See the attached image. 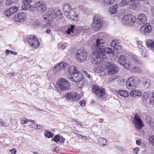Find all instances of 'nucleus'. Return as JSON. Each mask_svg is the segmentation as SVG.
Masks as SVG:
<instances>
[{
  "mask_svg": "<svg viewBox=\"0 0 154 154\" xmlns=\"http://www.w3.org/2000/svg\"><path fill=\"white\" fill-rule=\"evenodd\" d=\"M1 126L3 127H7L9 126V125L8 124H7L4 122H3L2 121V122H1Z\"/></svg>",
  "mask_w": 154,
  "mask_h": 154,
  "instance_id": "nucleus-53",
  "label": "nucleus"
},
{
  "mask_svg": "<svg viewBox=\"0 0 154 154\" xmlns=\"http://www.w3.org/2000/svg\"><path fill=\"white\" fill-rule=\"evenodd\" d=\"M5 3L7 5H9L11 4V1L10 0H6L5 2Z\"/></svg>",
  "mask_w": 154,
  "mask_h": 154,
  "instance_id": "nucleus-60",
  "label": "nucleus"
},
{
  "mask_svg": "<svg viewBox=\"0 0 154 154\" xmlns=\"http://www.w3.org/2000/svg\"><path fill=\"white\" fill-rule=\"evenodd\" d=\"M152 28L149 23H146L142 26L140 29L141 33L144 35L148 34L151 31Z\"/></svg>",
  "mask_w": 154,
  "mask_h": 154,
  "instance_id": "nucleus-17",
  "label": "nucleus"
},
{
  "mask_svg": "<svg viewBox=\"0 0 154 154\" xmlns=\"http://www.w3.org/2000/svg\"><path fill=\"white\" fill-rule=\"evenodd\" d=\"M79 135L82 138L84 139L85 140H87L86 136H82V135L80 134H79Z\"/></svg>",
  "mask_w": 154,
  "mask_h": 154,
  "instance_id": "nucleus-63",
  "label": "nucleus"
},
{
  "mask_svg": "<svg viewBox=\"0 0 154 154\" xmlns=\"http://www.w3.org/2000/svg\"><path fill=\"white\" fill-rule=\"evenodd\" d=\"M26 14L24 12L19 13L15 14L13 17V20L15 21L19 22H23L24 21L26 18Z\"/></svg>",
  "mask_w": 154,
  "mask_h": 154,
  "instance_id": "nucleus-16",
  "label": "nucleus"
},
{
  "mask_svg": "<svg viewBox=\"0 0 154 154\" xmlns=\"http://www.w3.org/2000/svg\"><path fill=\"white\" fill-rule=\"evenodd\" d=\"M131 72H140L141 71V69L138 66H134L132 67L131 68Z\"/></svg>",
  "mask_w": 154,
  "mask_h": 154,
  "instance_id": "nucleus-35",
  "label": "nucleus"
},
{
  "mask_svg": "<svg viewBox=\"0 0 154 154\" xmlns=\"http://www.w3.org/2000/svg\"><path fill=\"white\" fill-rule=\"evenodd\" d=\"M150 81L149 80L143 79L142 85L145 87L146 88L148 89L150 87Z\"/></svg>",
  "mask_w": 154,
  "mask_h": 154,
  "instance_id": "nucleus-29",
  "label": "nucleus"
},
{
  "mask_svg": "<svg viewBox=\"0 0 154 154\" xmlns=\"http://www.w3.org/2000/svg\"><path fill=\"white\" fill-rule=\"evenodd\" d=\"M104 65L106 72L108 75L116 74L119 72L118 67L112 62L110 63L106 61Z\"/></svg>",
  "mask_w": 154,
  "mask_h": 154,
  "instance_id": "nucleus-5",
  "label": "nucleus"
},
{
  "mask_svg": "<svg viewBox=\"0 0 154 154\" xmlns=\"http://www.w3.org/2000/svg\"><path fill=\"white\" fill-rule=\"evenodd\" d=\"M139 79L137 77L131 76L129 77L127 79L126 85V88L128 89L132 90L130 94L133 97L137 96V90H133L135 89L139 83Z\"/></svg>",
  "mask_w": 154,
  "mask_h": 154,
  "instance_id": "nucleus-4",
  "label": "nucleus"
},
{
  "mask_svg": "<svg viewBox=\"0 0 154 154\" xmlns=\"http://www.w3.org/2000/svg\"><path fill=\"white\" fill-rule=\"evenodd\" d=\"M136 21L134 16L131 14L125 15L122 20V23L125 25L128 26H133Z\"/></svg>",
  "mask_w": 154,
  "mask_h": 154,
  "instance_id": "nucleus-8",
  "label": "nucleus"
},
{
  "mask_svg": "<svg viewBox=\"0 0 154 154\" xmlns=\"http://www.w3.org/2000/svg\"><path fill=\"white\" fill-rule=\"evenodd\" d=\"M26 40L32 48H38L39 45V41L35 36L29 35L26 38Z\"/></svg>",
  "mask_w": 154,
  "mask_h": 154,
  "instance_id": "nucleus-10",
  "label": "nucleus"
},
{
  "mask_svg": "<svg viewBox=\"0 0 154 154\" xmlns=\"http://www.w3.org/2000/svg\"><path fill=\"white\" fill-rule=\"evenodd\" d=\"M128 58L127 57H126L124 55H120L119 57L118 61L122 65L123 64L124 62H125Z\"/></svg>",
  "mask_w": 154,
  "mask_h": 154,
  "instance_id": "nucleus-28",
  "label": "nucleus"
},
{
  "mask_svg": "<svg viewBox=\"0 0 154 154\" xmlns=\"http://www.w3.org/2000/svg\"><path fill=\"white\" fill-rule=\"evenodd\" d=\"M60 48H62V49H64L66 48V46L64 45H62V46L60 47Z\"/></svg>",
  "mask_w": 154,
  "mask_h": 154,
  "instance_id": "nucleus-64",
  "label": "nucleus"
},
{
  "mask_svg": "<svg viewBox=\"0 0 154 154\" xmlns=\"http://www.w3.org/2000/svg\"><path fill=\"white\" fill-rule=\"evenodd\" d=\"M72 120L76 123L75 124L77 125H80V126H82V125L80 122H78L77 120V119H73Z\"/></svg>",
  "mask_w": 154,
  "mask_h": 154,
  "instance_id": "nucleus-49",
  "label": "nucleus"
},
{
  "mask_svg": "<svg viewBox=\"0 0 154 154\" xmlns=\"http://www.w3.org/2000/svg\"><path fill=\"white\" fill-rule=\"evenodd\" d=\"M76 58L79 62H83L86 60L87 54L85 48H82L77 51Z\"/></svg>",
  "mask_w": 154,
  "mask_h": 154,
  "instance_id": "nucleus-6",
  "label": "nucleus"
},
{
  "mask_svg": "<svg viewBox=\"0 0 154 154\" xmlns=\"http://www.w3.org/2000/svg\"><path fill=\"white\" fill-rule=\"evenodd\" d=\"M118 94L120 95L121 96L124 97H127L129 96L128 92L124 90H121L117 92Z\"/></svg>",
  "mask_w": 154,
  "mask_h": 154,
  "instance_id": "nucleus-30",
  "label": "nucleus"
},
{
  "mask_svg": "<svg viewBox=\"0 0 154 154\" xmlns=\"http://www.w3.org/2000/svg\"><path fill=\"white\" fill-rule=\"evenodd\" d=\"M146 17L144 13L140 14L138 16L137 22L139 24H144L146 21Z\"/></svg>",
  "mask_w": 154,
  "mask_h": 154,
  "instance_id": "nucleus-20",
  "label": "nucleus"
},
{
  "mask_svg": "<svg viewBox=\"0 0 154 154\" xmlns=\"http://www.w3.org/2000/svg\"><path fill=\"white\" fill-rule=\"evenodd\" d=\"M133 123H134L135 128L139 130L143 126V122L141 119L137 114L134 115Z\"/></svg>",
  "mask_w": 154,
  "mask_h": 154,
  "instance_id": "nucleus-15",
  "label": "nucleus"
},
{
  "mask_svg": "<svg viewBox=\"0 0 154 154\" xmlns=\"http://www.w3.org/2000/svg\"><path fill=\"white\" fill-rule=\"evenodd\" d=\"M65 138L63 137H60V139H59L60 140V142L61 143H63L64 141L65 140Z\"/></svg>",
  "mask_w": 154,
  "mask_h": 154,
  "instance_id": "nucleus-54",
  "label": "nucleus"
},
{
  "mask_svg": "<svg viewBox=\"0 0 154 154\" xmlns=\"http://www.w3.org/2000/svg\"><path fill=\"white\" fill-rule=\"evenodd\" d=\"M141 62L138 58L134 57L132 59H128L125 62H124L123 64L121 65L123 66L124 68L129 69L130 68L131 66L135 64H140Z\"/></svg>",
  "mask_w": 154,
  "mask_h": 154,
  "instance_id": "nucleus-9",
  "label": "nucleus"
},
{
  "mask_svg": "<svg viewBox=\"0 0 154 154\" xmlns=\"http://www.w3.org/2000/svg\"><path fill=\"white\" fill-rule=\"evenodd\" d=\"M63 9L65 11H69L71 10L70 4L68 3H65L63 5Z\"/></svg>",
  "mask_w": 154,
  "mask_h": 154,
  "instance_id": "nucleus-34",
  "label": "nucleus"
},
{
  "mask_svg": "<svg viewBox=\"0 0 154 154\" xmlns=\"http://www.w3.org/2000/svg\"><path fill=\"white\" fill-rule=\"evenodd\" d=\"M141 140L140 139H139L138 140H136V143L137 145H140L141 144Z\"/></svg>",
  "mask_w": 154,
  "mask_h": 154,
  "instance_id": "nucleus-59",
  "label": "nucleus"
},
{
  "mask_svg": "<svg viewBox=\"0 0 154 154\" xmlns=\"http://www.w3.org/2000/svg\"><path fill=\"white\" fill-rule=\"evenodd\" d=\"M104 63V64L99 63V64H98V66H96L94 69V71L96 72L99 73L105 70Z\"/></svg>",
  "mask_w": 154,
  "mask_h": 154,
  "instance_id": "nucleus-23",
  "label": "nucleus"
},
{
  "mask_svg": "<svg viewBox=\"0 0 154 154\" xmlns=\"http://www.w3.org/2000/svg\"><path fill=\"white\" fill-rule=\"evenodd\" d=\"M5 54L7 55L9 54L10 53L14 55H16L17 54V53L16 52L12 51H9L8 50H6L5 51Z\"/></svg>",
  "mask_w": 154,
  "mask_h": 154,
  "instance_id": "nucleus-41",
  "label": "nucleus"
},
{
  "mask_svg": "<svg viewBox=\"0 0 154 154\" xmlns=\"http://www.w3.org/2000/svg\"><path fill=\"white\" fill-rule=\"evenodd\" d=\"M99 141H100V144L103 145L105 146L107 145L106 144V139L103 138H101L99 139Z\"/></svg>",
  "mask_w": 154,
  "mask_h": 154,
  "instance_id": "nucleus-39",
  "label": "nucleus"
},
{
  "mask_svg": "<svg viewBox=\"0 0 154 154\" xmlns=\"http://www.w3.org/2000/svg\"><path fill=\"white\" fill-rule=\"evenodd\" d=\"M79 29L80 30L82 31L83 32L85 33L88 32L91 30V29L89 27L85 26L80 27Z\"/></svg>",
  "mask_w": 154,
  "mask_h": 154,
  "instance_id": "nucleus-33",
  "label": "nucleus"
},
{
  "mask_svg": "<svg viewBox=\"0 0 154 154\" xmlns=\"http://www.w3.org/2000/svg\"><path fill=\"white\" fill-rule=\"evenodd\" d=\"M35 7L38 11L41 13L44 12L46 10V4L43 1L37 2Z\"/></svg>",
  "mask_w": 154,
  "mask_h": 154,
  "instance_id": "nucleus-18",
  "label": "nucleus"
},
{
  "mask_svg": "<svg viewBox=\"0 0 154 154\" xmlns=\"http://www.w3.org/2000/svg\"><path fill=\"white\" fill-rule=\"evenodd\" d=\"M61 13L58 8H57L54 9L52 8H50L48 9L47 17H44V19L45 20L47 19L48 20V23L44 24L45 26H53L51 22L53 20L57 17L58 18H60L61 16Z\"/></svg>",
  "mask_w": 154,
  "mask_h": 154,
  "instance_id": "nucleus-3",
  "label": "nucleus"
},
{
  "mask_svg": "<svg viewBox=\"0 0 154 154\" xmlns=\"http://www.w3.org/2000/svg\"><path fill=\"white\" fill-rule=\"evenodd\" d=\"M146 120L147 123L149 124L150 127L154 129V119L150 116H147Z\"/></svg>",
  "mask_w": 154,
  "mask_h": 154,
  "instance_id": "nucleus-26",
  "label": "nucleus"
},
{
  "mask_svg": "<svg viewBox=\"0 0 154 154\" xmlns=\"http://www.w3.org/2000/svg\"><path fill=\"white\" fill-rule=\"evenodd\" d=\"M77 15L74 12V10L72 9L69 11V19H74L75 17H77Z\"/></svg>",
  "mask_w": 154,
  "mask_h": 154,
  "instance_id": "nucleus-32",
  "label": "nucleus"
},
{
  "mask_svg": "<svg viewBox=\"0 0 154 154\" xmlns=\"http://www.w3.org/2000/svg\"><path fill=\"white\" fill-rule=\"evenodd\" d=\"M103 18L102 17L97 14L94 17L93 21H95L97 23V21L100 22H103Z\"/></svg>",
  "mask_w": 154,
  "mask_h": 154,
  "instance_id": "nucleus-31",
  "label": "nucleus"
},
{
  "mask_svg": "<svg viewBox=\"0 0 154 154\" xmlns=\"http://www.w3.org/2000/svg\"><path fill=\"white\" fill-rule=\"evenodd\" d=\"M137 96H140L142 94V93L140 91L137 90Z\"/></svg>",
  "mask_w": 154,
  "mask_h": 154,
  "instance_id": "nucleus-55",
  "label": "nucleus"
},
{
  "mask_svg": "<svg viewBox=\"0 0 154 154\" xmlns=\"http://www.w3.org/2000/svg\"><path fill=\"white\" fill-rule=\"evenodd\" d=\"M83 72L85 74V75L86 76L89 78H90V75H89L87 72L85 71H83Z\"/></svg>",
  "mask_w": 154,
  "mask_h": 154,
  "instance_id": "nucleus-58",
  "label": "nucleus"
},
{
  "mask_svg": "<svg viewBox=\"0 0 154 154\" xmlns=\"http://www.w3.org/2000/svg\"><path fill=\"white\" fill-rule=\"evenodd\" d=\"M60 139V137L59 135H57L55 136L51 140L52 141H54L56 142H58L59 139Z\"/></svg>",
  "mask_w": 154,
  "mask_h": 154,
  "instance_id": "nucleus-43",
  "label": "nucleus"
},
{
  "mask_svg": "<svg viewBox=\"0 0 154 154\" xmlns=\"http://www.w3.org/2000/svg\"><path fill=\"white\" fill-rule=\"evenodd\" d=\"M17 150L14 148H13L8 151L9 154H15Z\"/></svg>",
  "mask_w": 154,
  "mask_h": 154,
  "instance_id": "nucleus-48",
  "label": "nucleus"
},
{
  "mask_svg": "<svg viewBox=\"0 0 154 154\" xmlns=\"http://www.w3.org/2000/svg\"><path fill=\"white\" fill-rule=\"evenodd\" d=\"M45 136L47 137L48 138H51L53 136V133L50 132H47L45 134Z\"/></svg>",
  "mask_w": 154,
  "mask_h": 154,
  "instance_id": "nucleus-44",
  "label": "nucleus"
},
{
  "mask_svg": "<svg viewBox=\"0 0 154 154\" xmlns=\"http://www.w3.org/2000/svg\"><path fill=\"white\" fill-rule=\"evenodd\" d=\"M150 142L152 143V144L153 145L154 144V136L152 135L149 136L148 138Z\"/></svg>",
  "mask_w": 154,
  "mask_h": 154,
  "instance_id": "nucleus-45",
  "label": "nucleus"
},
{
  "mask_svg": "<svg viewBox=\"0 0 154 154\" xmlns=\"http://www.w3.org/2000/svg\"><path fill=\"white\" fill-rule=\"evenodd\" d=\"M69 66L67 63L61 62L55 66L53 68V70L54 72H58L61 71L62 70H65L66 69H68Z\"/></svg>",
  "mask_w": 154,
  "mask_h": 154,
  "instance_id": "nucleus-13",
  "label": "nucleus"
},
{
  "mask_svg": "<svg viewBox=\"0 0 154 154\" xmlns=\"http://www.w3.org/2000/svg\"><path fill=\"white\" fill-rule=\"evenodd\" d=\"M59 88L62 91L67 90L69 88L70 84L68 81L64 79H60L58 81Z\"/></svg>",
  "mask_w": 154,
  "mask_h": 154,
  "instance_id": "nucleus-12",
  "label": "nucleus"
},
{
  "mask_svg": "<svg viewBox=\"0 0 154 154\" xmlns=\"http://www.w3.org/2000/svg\"><path fill=\"white\" fill-rule=\"evenodd\" d=\"M23 5H22L21 8L22 10H28L30 11H34L35 8L33 6H32L30 4H26V2L23 1Z\"/></svg>",
  "mask_w": 154,
  "mask_h": 154,
  "instance_id": "nucleus-22",
  "label": "nucleus"
},
{
  "mask_svg": "<svg viewBox=\"0 0 154 154\" xmlns=\"http://www.w3.org/2000/svg\"><path fill=\"white\" fill-rule=\"evenodd\" d=\"M39 21L38 20H35L33 22L32 26L35 27H37L39 25Z\"/></svg>",
  "mask_w": 154,
  "mask_h": 154,
  "instance_id": "nucleus-46",
  "label": "nucleus"
},
{
  "mask_svg": "<svg viewBox=\"0 0 154 154\" xmlns=\"http://www.w3.org/2000/svg\"><path fill=\"white\" fill-rule=\"evenodd\" d=\"M32 127L34 128L35 129H40V125H38L37 124H36L35 123H32Z\"/></svg>",
  "mask_w": 154,
  "mask_h": 154,
  "instance_id": "nucleus-42",
  "label": "nucleus"
},
{
  "mask_svg": "<svg viewBox=\"0 0 154 154\" xmlns=\"http://www.w3.org/2000/svg\"><path fill=\"white\" fill-rule=\"evenodd\" d=\"M119 7L118 5L116 4L110 7L109 9V11L111 14H114L117 12V9Z\"/></svg>",
  "mask_w": 154,
  "mask_h": 154,
  "instance_id": "nucleus-27",
  "label": "nucleus"
},
{
  "mask_svg": "<svg viewBox=\"0 0 154 154\" xmlns=\"http://www.w3.org/2000/svg\"><path fill=\"white\" fill-rule=\"evenodd\" d=\"M65 97L67 100H71L74 101V100H77L80 98L79 95L76 93H66L63 96V97Z\"/></svg>",
  "mask_w": 154,
  "mask_h": 154,
  "instance_id": "nucleus-14",
  "label": "nucleus"
},
{
  "mask_svg": "<svg viewBox=\"0 0 154 154\" xmlns=\"http://www.w3.org/2000/svg\"><path fill=\"white\" fill-rule=\"evenodd\" d=\"M114 49L117 52L119 53L121 52L122 50L121 46L117 44L116 46L114 47Z\"/></svg>",
  "mask_w": 154,
  "mask_h": 154,
  "instance_id": "nucleus-37",
  "label": "nucleus"
},
{
  "mask_svg": "<svg viewBox=\"0 0 154 154\" xmlns=\"http://www.w3.org/2000/svg\"><path fill=\"white\" fill-rule=\"evenodd\" d=\"M18 10V8L14 6L10 8L9 9H7L4 13L5 15L7 16H10L11 14L16 12Z\"/></svg>",
  "mask_w": 154,
  "mask_h": 154,
  "instance_id": "nucleus-19",
  "label": "nucleus"
},
{
  "mask_svg": "<svg viewBox=\"0 0 154 154\" xmlns=\"http://www.w3.org/2000/svg\"><path fill=\"white\" fill-rule=\"evenodd\" d=\"M138 150H139V148L137 147H136L135 149H134L133 152L134 153L136 154H137L138 152Z\"/></svg>",
  "mask_w": 154,
  "mask_h": 154,
  "instance_id": "nucleus-56",
  "label": "nucleus"
},
{
  "mask_svg": "<svg viewBox=\"0 0 154 154\" xmlns=\"http://www.w3.org/2000/svg\"><path fill=\"white\" fill-rule=\"evenodd\" d=\"M103 24V22H100L97 21V22H95V21H93L91 25V27L93 28L94 30L97 31L100 28L102 27Z\"/></svg>",
  "mask_w": 154,
  "mask_h": 154,
  "instance_id": "nucleus-21",
  "label": "nucleus"
},
{
  "mask_svg": "<svg viewBox=\"0 0 154 154\" xmlns=\"http://www.w3.org/2000/svg\"><path fill=\"white\" fill-rule=\"evenodd\" d=\"M28 122L27 119L23 118L20 120V122L22 124H25Z\"/></svg>",
  "mask_w": 154,
  "mask_h": 154,
  "instance_id": "nucleus-50",
  "label": "nucleus"
},
{
  "mask_svg": "<svg viewBox=\"0 0 154 154\" xmlns=\"http://www.w3.org/2000/svg\"><path fill=\"white\" fill-rule=\"evenodd\" d=\"M115 0H103V2L108 5L112 4H114Z\"/></svg>",
  "mask_w": 154,
  "mask_h": 154,
  "instance_id": "nucleus-40",
  "label": "nucleus"
},
{
  "mask_svg": "<svg viewBox=\"0 0 154 154\" xmlns=\"http://www.w3.org/2000/svg\"><path fill=\"white\" fill-rule=\"evenodd\" d=\"M137 0H122L119 3V5L123 7L126 5H129L131 8L137 10L139 8L138 4L136 2Z\"/></svg>",
  "mask_w": 154,
  "mask_h": 154,
  "instance_id": "nucleus-11",
  "label": "nucleus"
},
{
  "mask_svg": "<svg viewBox=\"0 0 154 154\" xmlns=\"http://www.w3.org/2000/svg\"><path fill=\"white\" fill-rule=\"evenodd\" d=\"M119 41L118 40H113L110 43L111 46L114 48V47L116 46V45H117V44L118 43H119Z\"/></svg>",
  "mask_w": 154,
  "mask_h": 154,
  "instance_id": "nucleus-38",
  "label": "nucleus"
},
{
  "mask_svg": "<svg viewBox=\"0 0 154 154\" xmlns=\"http://www.w3.org/2000/svg\"><path fill=\"white\" fill-rule=\"evenodd\" d=\"M92 92L101 100L104 99L106 97L104 90L97 85H94L92 88Z\"/></svg>",
  "mask_w": 154,
  "mask_h": 154,
  "instance_id": "nucleus-7",
  "label": "nucleus"
},
{
  "mask_svg": "<svg viewBox=\"0 0 154 154\" xmlns=\"http://www.w3.org/2000/svg\"><path fill=\"white\" fill-rule=\"evenodd\" d=\"M141 55L143 57H145L148 54V52L147 49L145 48H144L143 49L140 51Z\"/></svg>",
  "mask_w": 154,
  "mask_h": 154,
  "instance_id": "nucleus-36",
  "label": "nucleus"
},
{
  "mask_svg": "<svg viewBox=\"0 0 154 154\" xmlns=\"http://www.w3.org/2000/svg\"><path fill=\"white\" fill-rule=\"evenodd\" d=\"M74 29L75 26L71 25L70 27L68 28V30L66 31V34L72 36H74L75 35V34H74Z\"/></svg>",
  "mask_w": 154,
  "mask_h": 154,
  "instance_id": "nucleus-25",
  "label": "nucleus"
},
{
  "mask_svg": "<svg viewBox=\"0 0 154 154\" xmlns=\"http://www.w3.org/2000/svg\"><path fill=\"white\" fill-rule=\"evenodd\" d=\"M149 96V94L147 92H145L143 93V98L145 100H146L148 99Z\"/></svg>",
  "mask_w": 154,
  "mask_h": 154,
  "instance_id": "nucleus-47",
  "label": "nucleus"
},
{
  "mask_svg": "<svg viewBox=\"0 0 154 154\" xmlns=\"http://www.w3.org/2000/svg\"><path fill=\"white\" fill-rule=\"evenodd\" d=\"M150 103L151 104L153 105V107H154V98L153 99L150 98Z\"/></svg>",
  "mask_w": 154,
  "mask_h": 154,
  "instance_id": "nucleus-57",
  "label": "nucleus"
},
{
  "mask_svg": "<svg viewBox=\"0 0 154 154\" xmlns=\"http://www.w3.org/2000/svg\"><path fill=\"white\" fill-rule=\"evenodd\" d=\"M67 77L73 82H78L77 85L80 88L84 84V79L83 76L79 72L77 68L74 66H70L68 69Z\"/></svg>",
  "mask_w": 154,
  "mask_h": 154,
  "instance_id": "nucleus-2",
  "label": "nucleus"
},
{
  "mask_svg": "<svg viewBox=\"0 0 154 154\" xmlns=\"http://www.w3.org/2000/svg\"><path fill=\"white\" fill-rule=\"evenodd\" d=\"M65 15L69 19V11H65Z\"/></svg>",
  "mask_w": 154,
  "mask_h": 154,
  "instance_id": "nucleus-61",
  "label": "nucleus"
},
{
  "mask_svg": "<svg viewBox=\"0 0 154 154\" xmlns=\"http://www.w3.org/2000/svg\"><path fill=\"white\" fill-rule=\"evenodd\" d=\"M79 103L81 106L82 107L85 106L86 103L85 101L84 100H82Z\"/></svg>",
  "mask_w": 154,
  "mask_h": 154,
  "instance_id": "nucleus-52",
  "label": "nucleus"
},
{
  "mask_svg": "<svg viewBox=\"0 0 154 154\" xmlns=\"http://www.w3.org/2000/svg\"><path fill=\"white\" fill-rule=\"evenodd\" d=\"M106 40L103 34L102 33L99 34V36L95 43L91 46V49L94 52L92 56L91 62L94 64L99 63L104 64L107 61L105 54H113L114 50L109 47L106 48L105 45Z\"/></svg>",
  "mask_w": 154,
  "mask_h": 154,
  "instance_id": "nucleus-1",
  "label": "nucleus"
},
{
  "mask_svg": "<svg viewBox=\"0 0 154 154\" xmlns=\"http://www.w3.org/2000/svg\"><path fill=\"white\" fill-rule=\"evenodd\" d=\"M146 45L151 51H154V40L148 39L146 42Z\"/></svg>",
  "mask_w": 154,
  "mask_h": 154,
  "instance_id": "nucleus-24",
  "label": "nucleus"
},
{
  "mask_svg": "<svg viewBox=\"0 0 154 154\" xmlns=\"http://www.w3.org/2000/svg\"><path fill=\"white\" fill-rule=\"evenodd\" d=\"M151 11L152 12V15L154 16V6H152L151 7Z\"/></svg>",
  "mask_w": 154,
  "mask_h": 154,
  "instance_id": "nucleus-62",
  "label": "nucleus"
},
{
  "mask_svg": "<svg viewBox=\"0 0 154 154\" xmlns=\"http://www.w3.org/2000/svg\"><path fill=\"white\" fill-rule=\"evenodd\" d=\"M137 47L139 49V51L142 50L143 49L145 48V47L143 46L141 44H139L138 45Z\"/></svg>",
  "mask_w": 154,
  "mask_h": 154,
  "instance_id": "nucleus-51",
  "label": "nucleus"
}]
</instances>
